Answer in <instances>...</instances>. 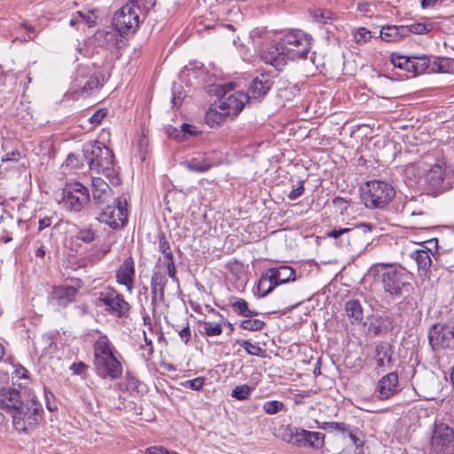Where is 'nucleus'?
Segmentation results:
<instances>
[{
	"label": "nucleus",
	"mask_w": 454,
	"mask_h": 454,
	"mask_svg": "<svg viewBox=\"0 0 454 454\" xmlns=\"http://www.w3.org/2000/svg\"><path fill=\"white\" fill-rule=\"evenodd\" d=\"M370 273L380 280L384 292L393 298L404 296L412 290L411 273L399 264L375 263Z\"/></svg>",
	"instance_id": "1"
},
{
	"label": "nucleus",
	"mask_w": 454,
	"mask_h": 454,
	"mask_svg": "<svg viewBox=\"0 0 454 454\" xmlns=\"http://www.w3.org/2000/svg\"><path fill=\"white\" fill-rule=\"evenodd\" d=\"M83 155L91 171L107 178L110 184H120L118 168L114 160L113 151L105 144L95 141L85 145Z\"/></svg>",
	"instance_id": "2"
},
{
	"label": "nucleus",
	"mask_w": 454,
	"mask_h": 454,
	"mask_svg": "<svg viewBox=\"0 0 454 454\" xmlns=\"http://www.w3.org/2000/svg\"><path fill=\"white\" fill-rule=\"evenodd\" d=\"M43 409L35 399L23 402L12 414L13 428L19 433L28 434L42 420Z\"/></svg>",
	"instance_id": "3"
},
{
	"label": "nucleus",
	"mask_w": 454,
	"mask_h": 454,
	"mask_svg": "<svg viewBox=\"0 0 454 454\" xmlns=\"http://www.w3.org/2000/svg\"><path fill=\"white\" fill-rule=\"evenodd\" d=\"M395 195L394 187L387 182L372 180L362 189V200L370 209H381L389 204Z\"/></svg>",
	"instance_id": "4"
},
{
	"label": "nucleus",
	"mask_w": 454,
	"mask_h": 454,
	"mask_svg": "<svg viewBox=\"0 0 454 454\" xmlns=\"http://www.w3.org/2000/svg\"><path fill=\"white\" fill-rule=\"evenodd\" d=\"M372 231V225L363 223L356 228H340L333 229L327 232V237L337 239L346 236L347 250L354 254H361L369 245L370 233Z\"/></svg>",
	"instance_id": "5"
},
{
	"label": "nucleus",
	"mask_w": 454,
	"mask_h": 454,
	"mask_svg": "<svg viewBox=\"0 0 454 454\" xmlns=\"http://www.w3.org/2000/svg\"><path fill=\"white\" fill-rule=\"evenodd\" d=\"M279 41L282 54L292 60L306 59L311 48V37L301 30L289 31Z\"/></svg>",
	"instance_id": "6"
},
{
	"label": "nucleus",
	"mask_w": 454,
	"mask_h": 454,
	"mask_svg": "<svg viewBox=\"0 0 454 454\" xmlns=\"http://www.w3.org/2000/svg\"><path fill=\"white\" fill-rule=\"evenodd\" d=\"M98 306H103L111 316L123 317L129 314L130 306L116 290L107 287L98 293Z\"/></svg>",
	"instance_id": "7"
},
{
	"label": "nucleus",
	"mask_w": 454,
	"mask_h": 454,
	"mask_svg": "<svg viewBox=\"0 0 454 454\" xmlns=\"http://www.w3.org/2000/svg\"><path fill=\"white\" fill-rule=\"evenodd\" d=\"M89 200V190L81 183H68L63 188L62 203L67 210L79 212Z\"/></svg>",
	"instance_id": "8"
},
{
	"label": "nucleus",
	"mask_w": 454,
	"mask_h": 454,
	"mask_svg": "<svg viewBox=\"0 0 454 454\" xmlns=\"http://www.w3.org/2000/svg\"><path fill=\"white\" fill-rule=\"evenodd\" d=\"M139 7L133 2L123 5L114 17V26L122 34L133 33L139 24Z\"/></svg>",
	"instance_id": "9"
},
{
	"label": "nucleus",
	"mask_w": 454,
	"mask_h": 454,
	"mask_svg": "<svg viewBox=\"0 0 454 454\" xmlns=\"http://www.w3.org/2000/svg\"><path fill=\"white\" fill-rule=\"evenodd\" d=\"M127 215L126 201L117 199L102 211L98 220L113 229H118L125 224Z\"/></svg>",
	"instance_id": "10"
},
{
	"label": "nucleus",
	"mask_w": 454,
	"mask_h": 454,
	"mask_svg": "<svg viewBox=\"0 0 454 454\" xmlns=\"http://www.w3.org/2000/svg\"><path fill=\"white\" fill-rule=\"evenodd\" d=\"M428 338L434 350L454 348V322L434 325Z\"/></svg>",
	"instance_id": "11"
},
{
	"label": "nucleus",
	"mask_w": 454,
	"mask_h": 454,
	"mask_svg": "<svg viewBox=\"0 0 454 454\" xmlns=\"http://www.w3.org/2000/svg\"><path fill=\"white\" fill-rule=\"evenodd\" d=\"M232 88V83L224 84V93L219 102L220 110H225L229 116H236L239 114L249 99V96L242 91H235L228 94Z\"/></svg>",
	"instance_id": "12"
},
{
	"label": "nucleus",
	"mask_w": 454,
	"mask_h": 454,
	"mask_svg": "<svg viewBox=\"0 0 454 454\" xmlns=\"http://www.w3.org/2000/svg\"><path fill=\"white\" fill-rule=\"evenodd\" d=\"M429 160V168L426 170L421 182V185H427L431 189L443 188L446 186L447 181V165L443 160H437L433 163V158Z\"/></svg>",
	"instance_id": "13"
},
{
	"label": "nucleus",
	"mask_w": 454,
	"mask_h": 454,
	"mask_svg": "<svg viewBox=\"0 0 454 454\" xmlns=\"http://www.w3.org/2000/svg\"><path fill=\"white\" fill-rule=\"evenodd\" d=\"M286 441L296 446L320 448L324 443V434L319 432H311L305 429H290Z\"/></svg>",
	"instance_id": "14"
},
{
	"label": "nucleus",
	"mask_w": 454,
	"mask_h": 454,
	"mask_svg": "<svg viewBox=\"0 0 454 454\" xmlns=\"http://www.w3.org/2000/svg\"><path fill=\"white\" fill-rule=\"evenodd\" d=\"M116 355L117 354H114L93 360L96 372L100 378L116 380L121 376L122 365Z\"/></svg>",
	"instance_id": "15"
},
{
	"label": "nucleus",
	"mask_w": 454,
	"mask_h": 454,
	"mask_svg": "<svg viewBox=\"0 0 454 454\" xmlns=\"http://www.w3.org/2000/svg\"><path fill=\"white\" fill-rule=\"evenodd\" d=\"M454 441V431L443 423L435 425L431 436V448L436 453L444 452Z\"/></svg>",
	"instance_id": "16"
},
{
	"label": "nucleus",
	"mask_w": 454,
	"mask_h": 454,
	"mask_svg": "<svg viewBox=\"0 0 454 454\" xmlns=\"http://www.w3.org/2000/svg\"><path fill=\"white\" fill-rule=\"evenodd\" d=\"M430 155L420 158L419 160L409 163L403 168V174L408 185L420 184L423 176L429 168Z\"/></svg>",
	"instance_id": "17"
},
{
	"label": "nucleus",
	"mask_w": 454,
	"mask_h": 454,
	"mask_svg": "<svg viewBox=\"0 0 454 454\" xmlns=\"http://www.w3.org/2000/svg\"><path fill=\"white\" fill-rule=\"evenodd\" d=\"M400 391L398 376L395 372H390L383 376L376 387L377 397L387 400L395 395Z\"/></svg>",
	"instance_id": "18"
},
{
	"label": "nucleus",
	"mask_w": 454,
	"mask_h": 454,
	"mask_svg": "<svg viewBox=\"0 0 454 454\" xmlns=\"http://www.w3.org/2000/svg\"><path fill=\"white\" fill-rule=\"evenodd\" d=\"M125 34L121 33L114 27L105 31H98L96 40L99 45L106 47L110 50L120 49L125 44Z\"/></svg>",
	"instance_id": "19"
},
{
	"label": "nucleus",
	"mask_w": 454,
	"mask_h": 454,
	"mask_svg": "<svg viewBox=\"0 0 454 454\" xmlns=\"http://www.w3.org/2000/svg\"><path fill=\"white\" fill-rule=\"evenodd\" d=\"M393 348L389 342L382 341L376 345L373 360L377 370H387L393 365Z\"/></svg>",
	"instance_id": "20"
},
{
	"label": "nucleus",
	"mask_w": 454,
	"mask_h": 454,
	"mask_svg": "<svg viewBox=\"0 0 454 454\" xmlns=\"http://www.w3.org/2000/svg\"><path fill=\"white\" fill-rule=\"evenodd\" d=\"M271 86L272 81L270 80L269 74H261L253 79L248 88L247 93L246 94L249 96V99H260L268 93Z\"/></svg>",
	"instance_id": "21"
},
{
	"label": "nucleus",
	"mask_w": 454,
	"mask_h": 454,
	"mask_svg": "<svg viewBox=\"0 0 454 454\" xmlns=\"http://www.w3.org/2000/svg\"><path fill=\"white\" fill-rule=\"evenodd\" d=\"M76 294L77 289L74 286L62 285L53 287L51 297L59 306L66 307L74 301Z\"/></svg>",
	"instance_id": "22"
},
{
	"label": "nucleus",
	"mask_w": 454,
	"mask_h": 454,
	"mask_svg": "<svg viewBox=\"0 0 454 454\" xmlns=\"http://www.w3.org/2000/svg\"><path fill=\"white\" fill-rule=\"evenodd\" d=\"M23 402L20 392L14 388H0V409L12 413Z\"/></svg>",
	"instance_id": "23"
},
{
	"label": "nucleus",
	"mask_w": 454,
	"mask_h": 454,
	"mask_svg": "<svg viewBox=\"0 0 454 454\" xmlns=\"http://www.w3.org/2000/svg\"><path fill=\"white\" fill-rule=\"evenodd\" d=\"M135 276V263L131 257L126 258L116 272L117 282L132 290L133 278Z\"/></svg>",
	"instance_id": "24"
},
{
	"label": "nucleus",
	"mask_w": 454,
	"mask_h": 454,
	"mask_svg": "<svg viewBox=\"0 0 454 454\" xmlns=\"http://www.w3.org/2000/svg\"><path fill=\"white\" fill-rule=\"evenodd\" d=\"M262 60L270 64L276 68H280L286 64V57L282 54V50L280 49V41L277 43L269 45L266 49H264L261 55Z\"/></svg>",
	"instance_id": "25"
},
{
	"label": "nucleus",
	"mask_w": 454,
	"mask_h": 454,
	"mask_svg": "<svg viewBox=\"0 0 454 454\" xmlns=\"http://www.w3.org/2000/svg\"><path fill=\"white\" fill-rule=\"evenodd\" d=\"M91 192L93 200L96 203L102 204L110 196L111 189L109 187V184L101 177L92 176Z\"/></svg>",
	"instance_id": "26"
},
{
	"label": "nucleus",
	"mask_w": 454,
	"mask_h": 454,
	"mask_svg": "<svg viewBox=\"0 0 454 454\" xmlns=\"http://www.w3.org/2000/svg\"><path fill=\"white\" fill-rule=\"evenodd\" d=\"M117 354L106 335H100L93 345L94 360Z\"/></svg>",
	"instance_id": "27"
},
{
	"label": "nucleus",
	"mask_w": 454,
	"mask_h": 454,
	"mask_svg": "<svg viewBox=\"0 0 454 454\" xmlns=\"http://www.w3.org/2000/svg\"><path fill=\"white\" fill-rule=\"evenodd\" d=\"M167 282L168 279L163 274L160 272L153 274L151 282L153 303H160L164 301V287Z\"/></svg>",
	"instance_id": "28"
},
{
	"label": "nucleus",
	"mask_w": 454,
	"mask_h": 454,
	"mask_svg": "<svg viewBox=\"0 0 454 454\" xmlns=\"http://www.w3.org/2000/svg\"><path fill=\"white\" fill-rule=\"evenodd\" d=\"M229 114L225 110H220L218 105H211L206 113L205 121L210 128H216L222 125Z\"/></svg>",
	"instance_id": "29"
},
{
	"label": "nucleus",
	"mask_w": 454,
	"mask_h": 454,
	"mask_svg": "<svg viewBox=\"0 0 454 454\" xmlns=\"http://www.w3.org/2000/svg\"><path fill=\"white\" fill-rule=\"evenodd\" d=\"M408 36V29L404 26H387L380 30V37L386 42H397Z\"/></svg>",
	"instance_id": "30"
},
{
	"label": "nucleus",
	"mask_w": 454,
	"mask_h": 454,
	"mask_svg": "<svg viewBox=\"0 0 454 454\" xmlns=\"http://www.w3.org/2000/svg\"><path fill=\"white\" fill-rule=\"evenodd\" d=\"M277 286L285 284L295 279V271L289 266H279L269 269Z\"/></svg>",
	"instance_id": "31"
},
{
	"label": "nucleus",
	"mask_w": 454,
	"mask_h": 454,
	"mask_svg": "<svg viewBox=\"0 0 454 454\" xmlns=\"http://www.w3.org/2000/svg\"><path fill=\"white\" fill-rule=\"evenodd\" d=\"M345 309L347 316L352 323L360 324L363 322L364 314L361 303L356 299L349 300L346 302Z\"/></svg>",
	"instance_id": "32"
},
{
	"label": "nucleus",
	"mask_w": 454,
	"mask_h": 454,
	"mask_svg": "<svg viewBox=\"0 0 454 454\" xmlns=\"http://www.w3.org/2000/svg\"><path fill=\"white\" fill-rule=\"evenodd\" d=\"M430 250L422 246V248L417 249L411 254V257L416 262L419 270H427L431 263Z\"/></svg>",
	"instance_id": "33"
},
{
	"label": "nucleus",
	"mask_w": 454,
	"mask_h": 454,
	"mask_svg": "<svg viewBox=\"0 0 454 454\" xmlns=\"http://www.w3.org/2000/svg\"><path fill=\"white\" fill-rule=\"evenodd\" d=\"M277 283L274 281L271 273L268 271L262 274L257 284V290L260 296L264 297L268 295L275 287Z\"/></svg>",
	"instance_id": "34"
},
{
	"label": "nucleus",
	"mask_w": 454,
	"mask_h": 454,
	"mask_svg": "<svg viewBox=\"0 0 454 454\" xmlns=\"http://www.w3.org/2000/svg\"><path fill=\"white\" fill-rule=\"evenodd\" d=\"M230 304L233 309L242 317H252L258 315L257 311L252 310L248 308L247 302L242 298L231 297L230 299Z\"/></svg>",
	"instance_id": "35"
},
{
	"label": "nucleus",
	"mask_w": 454,
	"mask_h": 454,
	"mask_svg": "<svg viewBox=\"0 0 454 454\" xmlns=\"http://www.w3.org/2000/svg\"><path fill=\"white\" fill-rule=\"evenodd\" d=\"M105 82V75L101 71H95L82 85V90L91 93L94 90L99 89Z\"/></svg>",
	"instance_id": "36"
},
{
	"label": "nucleus",
	"mask_w": 454,
	"mask_h": 454,
	"mask_svg": "<svg viewBox=\"0 0 454 454\" xmlns=\"http://www.w3.org/2000/svg\"><path fill=\"white\" fill-rule=\"evenodd\" d=\"M391 324L392 320L388 316L379 317L375 323L372 324V327L375 334H380L387 333L390 329Z\"/></svg>",
	"instance_id": "37"
},
{
	"label": "nucleus",
	"mask_w": 454,
	"mask_h": 454,
	"mask_svg": "<svg viewBox=\"0 0 454 454\" xmlns=\"http://www.w3.org/2000/svg\"><path fill=\"white\" fill-rule=\"evenodd\" d=\"M159 250L164 254L166 259V268L168 270V274L170 276V250L168 241L166 237L162 234L160 236L159 239Z\"/></svg>",
	"instance_id": "38"
},
{
	"label": "nucleus",
	"mask_w": 454,
	"mask_h": 454,
	"mask_svg": "<svg viewBox=\"0 0 454 454\" xmlns=\"http://www.w3.org/2000/svg\"><path fill=\"white\" fill-rule=\"evenodd\" d=\"M252 388L247 385L237 386L231 392V396L237 400L244 401L251 395Z\"/></svg>",
	"instance_id": "39"
},
{
	"label": "nucleus",
	"mask_w": 454,
	"mask_h": 454,
	"mask_svg": "<svg viewBox=\"0 0 454 454\" xmlns=\"http://www.w3.org/2000/svg\"><path fill=\"white\" fill-rule=\"evenodd\" d=\"M75 237L78 240H81L83 243H90L96 239L97 235L90 227H86L80 229Z\"/></svg>",
	"instance_id": "40"
},
{
	"label": "nucleus",
	"mask_w": 454,
	"mask_h": 454,
	"mask_svg": "<svg viewBox=\"0 0 454 454\" xmlns=\"http://www.w3.org/2000/svg\"><path fill=\"white\" fill-rule=\"evenodd\" d=\"M284 409V403L280 401H268L262 405V410L269 415L277 414Z\"/></svg>",
	"instance_id": "41"
},
{
	"label": "nucleus",
	"mask_w": 454,
	"mask_h": 454,
	"mask_svg": "<svg viewBox=\"0 0 454 454\" xmlns=\"http://www.w3.org/2000/svg\"><path fill=\"white\" fill-rule=\"evenodd\" d=\"M404 27L408 29L409 35L411 33L417 35L426 34L432 29L433 26L426 23H413L410 26H404Z\"/></svg>",
	"instance_id": "42"
},
{
	"label": "nucleus",
	"mask_w": 454,
	"mask_h": 454,
	"mask_svg": "<svg viewBox=\"0 0 454 454\" xmlns=\"http://www.w3.org/2000/svg\"><path fill=\"white\" fill-rule=\"evenodd\" d=\"M323 429L329 432L338 431L340 433H346L349 432V426L343 422H325Z\"/></svg>",
	"instance_id": "43"
},
{
	"label": "nucleus",
	"mask_w": 454,
	"mask_h": 454,
	"mask_svg": "<svg viewBox=\"0 0 454 454\" xmlns=\"http://www.w3.org/2000/svg\"><path fill=\"white\" fill-rule=\"evenodd\" d=\"M265 325V323L259 319H246L243 320L240 324V326L243 329L249 330V331H259L263 328Z\"/></svg>",
	"instance_id": "44"
},
{
	"label": "nucleus",
	"mask_w": 454,
	"mask_h": 454,
	"mask_svg": "<svg viewBox=\"0 0 454 454\" xmlns=\"http://www.w3.org/2000/svg\"><path fill=\"white\" fill-rule=\"evenodd\" d=\"M211 165L206 161H198L195 160H192V161L187 163V168L195 172H205L210 168Z\"/></svg>",
	"instance_id": "45"
},
{
	"label": "nucleus",
	"mask_w": 454,
	"mask_h": 454,
	"mask_svg": "<svg viewBox=\"0 0 454 454\" xmlns=\"http://www.w3.org/2000/svg\"><path fill=\"white\" fill-rule=\"evenodd\" d=\"M204 331L207 336L220 335L223 332L222 325L218 323L206 322Z\"/></svg>",
	"instance_id": "46"
},
{
	"label": "nucleus",
	"mask_w": 454,
	"mask_h": 454,
	"mask_svg": "<svg viewBox=\"0 0 454 454\" xmlns=\"http://www.w3.org/2000/svg\"><path fill=\"white\" fill-rule=\"evenodd\" d=\"M182 129L178 130L176 129H172V137L179 138L180 134L182 133V138L185 137L186 136H192L194 134L193 130L192 129V126L190 124L184 123L181 126Z\"/></svg>",
	"instance_id": "47"
},
{
	"label": "nucleus",
	"mask_w": 454,
	"mask_h": 454,
	"mask_svg": "<svg viewBox=\"0 0 454 454\" xmlns=\"http://www.w3.org/2000/svg\"><path fill=\"white\" fill-rule=\"evenodd\" d=\"M241 346L250 355L260 356L262 349L256 344L251 343L249 340H243Z\"/></svg>",
	"instance_id": "48"
},
{
	"label": "nucleus",
	"mask_w": 454,
	"mask_h": 454,
	"mask_svg": "<svg viewBox=\"0 0 454 454\" xmlns=\"http://www.w3.org/2000/svg\"><path fill=\"white\" fill-rule=\"evenodd\" d=\"M408 59L409 57L393 54L390 58V61L394 67L404 70Z\"/></svg>",
	"instance_id": "49"
},
{
	"label": "nucleus",
	"mask_w": 454,
	"mask_h": 454,
	"mask_svg": "<svg viewBox=\"0 0 454 454\" xmlns=\"http://www.w3.org/2000/svg\"><path fill=\"white\" fill-rule=\"evenodd\" d=\"M204 385V379L201 377L195 378L193 380H186L182 383L183 387H190L193 390H200Z\"/></svg>",
	"instance_id": "50"
},
{
	"label": "nucleus",
	"mask_w": 454,
	"mask_h": 454,
	"mask_svg": "<svg viewBox=\"0 0 454 454\" xmlns=\"http://www.w3.org/2000/svg\"><path fill=\"white\" fill-rule=\"evenodd\" d=\"M371 37V32L365 27H360L355 35L356 42L358 43H366Z\"/></svg>",
	"instance_id": "51"
},
{
	"label": "nucleus",
	"mask_w": 454,
	"mask_h": 454,
	"mask_svg": "<svg viewBox=\"0 0 454 454\" xmlns=\"http://www.w3.org/2000/svg\"><path fill=\"white\" fill-rule=\"evenodd\" d=\"M172 89L175 90V92L177 91V95L172 97V105L179 106L186 96L185 91L183 90L181 85L176 86L174 84Z\"/></svg>",
	"instance_id": "52"
},
{
	"label": "nucleus",
	"mask_w": 454,
	"mask_h": 454,
	"mask_svg": "<svg viewBox=\"0 0 454 454\" xmlns=\"http://www.w3.org/2000/svg\"><path fill=\"white\" fill-rule=\"evenodd\" d=\"M333 204L334 207L340 212V214H343L344 212H346V210L348 209V207L349 206L348 200H347L346 199H343L341 197H335L333 200Z\"/></svg>",
	"instance_id": "53"
},
{
	"label": "nucleus",
	"mask_w": 454,
	"mask_h": 454,
	"mask_svg": "<svg viewBox=\"0 0 454 454\" xmlns=\"http://www.w3.org/2000/svg\"><path fill=\"white\" fill-rule=\"evenodd\" d=\"M107 111L106 109H99L96 111L93 115L90 118V122L93 125H98L101 123L103 119L106 116Z\"/></svg>",
	"instance_id": "54"
},
{
	"label": "nucleus",
	"mask_w": 454,
	"mask_h": 454,
	"mask_svg": "<svg viewBox=\"0 0 454 454\" xmlns=\"http://www.w3.org/2000/svg\"><path fill=\"white\" fill-rule=\"evenodd\" d=\"M87 368H88L87 364H85L82 362L73 363L70 365V371L72 372L73 374H75V375L83 374L86 372Z\"/></svg>",
	"instance_id": "55"
},
{
	"label": "nucleus",
	"mask_w": 454,
	"mask_h": 454,
	"mask_svg": "<svg viewBox=\"0 0 454 454\" xmlns=\"http://www.w3.org/2000/svg\"><path fill=\"white\" fill-rule=\"evenodd\" d=\"M77 15L79 19L84 21L89 27H92L96 24L92 12L83 13L82 12H77Z\"/></svg>",
	"instance_id": "56"
},
{
	"label": "nucleus",
	"mask_w": 454,
	"mask_h": 454,
	"mask_svg": "<svg viewBox=\"0 0 454 454\" xmlns=\"http://www.w3.org/2000/svg\"><path fill=\"white\" fill-rule=\"evenodd\" d=\"M304 181H300L299 182V185L298 187H296L295 189H293L289 194H288V198L292 200H294L296 199H298L304 192Z\"/></svg>",
	"instance_id": "57"
},
{
	"label": "nucleus",
	"mask_w": 454,
	"mask_h": 454,
	"mask_svg": "<svg viewBox=\"0 0 454 454\" xmlns=\"http://www.w3.org/2000/svg\"><path fill=\"white\" fill-rule=\"evenodd\" d=\"M404 70L407 72L412 73L415 75L418 74L417 57H409L408 61L406 63V67Z\"/></svg>",
	"instance_id": "58"
},
{
	"label": "nucleus",
	"mask_w": 454,
	"mask_h": 454,
	"mask_svg": "<svg viewBox=\"0 0 454 454\" xmlns=\"http://www.w3.org/2000/svg\"><path fill=\"white\" fill-rule=\"evenodd\" d=\"M20 159V153L18 150H13L2 158V162H17Z\"/></svg>",
	"instance_id": "59"
},
{
	"label": "nucleus",
	"mask_w": 454,
	"mask_h": 454,
	"mask_svg": "<svg viewBox=\"0 0 454 454\" xmlns=\"http://www.w3.org/2000/svg\"><path fill=\"white\" fill-rule=\"evenodd\" d=\"M429 60L426 56L417 57L418 74L424 72L428 67Z\"/></svg>",
	"instance_id": "60"
},
{
	"label": "nucleus",
	"mask_w": 454,
	"mask_h": 454,
	"mask_svg": "<svg viewBox=\"0 0 454 454\" xmlns=\"http://www.w3.org/2000/svg\"><path fill=\"white\" fill-rule=\"evenodd\" d=\"M146 454H168V450L162 446H151L146 448Z\"/></svg>",
	"instance_id": "61"
},
{
	"label": "nucleus",
	"mask_w": 454,
	"mask_h": 454,
	"mask_svg": "<svg viewBox=\"0 0 454 454\" xmlns=\"http://www.w3.org/2000/svg\"><path fill=\"white\" fill-rule=\"evenodd\" d=\"M27 371L24 367L18 366L15 368V370L13 372L12 379H16V380L27 379Z\"/></svg>",
	"instance_id": "62"
},
{
	"label": "nucleus",
	"mask_w": 454,
	"mask_h": 454,
	"mask_svg": "<svg viewBox=\"0 0 454 454\" xmlns=\"http://www.w3.org/2000/svg\"><path fill=\"white\" fill-rule=\"evenodd\" d=\"M178 334H179L181 340L184 343H187L189 340V338L191 336V330H190L189 326L184 327L183 329L179 330Z\"/></svg>",
	"instance_id": "63"
},
{
	"label": "nucleus",
	"mask_w": 454,
	"mask_h": 454,
	"mask_svg": "<svg viewBox=\"0 0 454 454\" xmlns=\"http://www.w3.org/2000/svg\"><path fill=\"white\" fill-rule=\"evenodd\" d=\"M454 183V168H450L448 167L447 168V181H446V186L448 189L451 186V184Z\"/></svg>",
	"instance_id": "64"
}]
</instances>
